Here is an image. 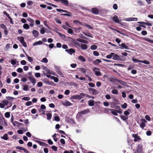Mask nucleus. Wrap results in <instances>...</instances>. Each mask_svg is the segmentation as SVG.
I'll use <instances>...</instances> for the list:
<instances>
[{
	"mask_svg": "<svg viewBox=\"0 0 153 153\" xmlns=\"http://www.w3.org/2000/svg\"><path fill=\"white\" fill-rule=\"evenodd\" d=\"M89 112V109H87L83 111H79L76 115V118H80L83 115L87 114Z\"/></svg>",
	"mask_w": 153,
	"mask_h": 153,
	"instance_id": "f257e3e1",
	"label": "nucleus"
},
{
	"mask_svg": "<svg viewBox=\"0 0 153 153\" xmlns=\"http://www.w3.org/2000/svg\"><path fill=\"white\" fill-rule=\"evenodd\" d=\"M143 149V145L141 144H140L138 145L134 153H142Z\"/></svg>",
	"mask_w": 153,
	"mask_h": 153,
	"instance_id": "f03ea898",
	"label": "nucleus"
},
{
	"mask_svg": "<svg viewBox=\"0 0 153 153\" xmlns=\"http://www.w3.org/2000/svg\"><path fill=\"white\" fill-rule=\"evenodd\" d=\"M113 55L112 59L114 60L118 61H123V56H120L114 53L112 54Z\"/></svg>",
	"mask_w": 153,
	"mask_h": 153,
	"instance_id": "7ed1b4c3",
	"label": "nucleus"
},
{
	"mask_svg": "<svg viewBox=\"0 0 153 153\" xmlns=\"http://www.w3.org/2000/svg\"><path fill=\"white\" fill-rule=\"evenodd\" d=\"M17 39L19 41L24 47L25 48L27 47V45L24 40V38L23 37H18Z\"/></svg>",
	"mask_w": 153,
	"mask_h": 153,
	"instance_id": "20e7f679",
	"label": "nucleus"
},
{
	"mask_svg": "<svg viewBox=\"0 0 153 153\" xmlns=\"http://www.w3.org/2000/svg\"><path fill=\"white\" fill-rule=\"evenodd\" d=\"M140 121L141 122L140 124V126L142 129H143L144 127L146 126V123L147 122V121L144 119H141Z\"/></svg>",
	"mask_w": 153,
	"mask_h": 153,
	"instance_id": "39448f33",
	"label": "nucleus"
},
{
	"mask_svg": "<svg viewBox=\"0 0 153 153\" xmlns=\"http://www.w3.org/2000/svg\"><path fill=\"white\" fill-rule=\"evenodd\" d=\"M58 1L60 2L65 6H68L69 5L68 1L67 0H58Z\"/></svg>",
	"mask_w": 153,
	"mask_h": 153,
	"instance_id": "423d86ee",
	"label": "nucleus"
},
{
	"mask_svg": "<svg viewBox=\"0 0 153 153\" xmlns=\"http://www.w3.org/2000/svg\"><path fill=\"white\" fill-rule=\"evenodd\" d=\"M88 90L89 91H91L93 92L92 94L93 95L97 94L99 93L98 91L95 89L90 88L88 89Z\"/></svg>",
	"mask_w": 153,
	"mask_h": 153,
	"instance_id": "0eeeda50",
	"label": "nucleus"
},
{
	"mask_svg": "<svg viewBox=\"0 0 153 153\" xmlns=\"http://www.w3.org/2000/svg\"><path fill=\"white\" fill-rule=\"evenodd\" d=\"M65 51L70 55H72L73 53H74L75 52V51L72 48H70L69 49H66Z\"/></svg>",
	"mask_w": 153,
	"mask_h": 153,
	"instance_id": "6e6552de",
	"label": "nucleus"
},
{
	"mask_svg": "<svg viewBox=\"0 0 153 153\" xmlns=\"http://www.w3.org/2000/svg\"><path fill=\"white\" fill-rule=\"evenodd\" d=\"M112 19H113V21L115 23H120V21L119 20L118 17L117 16H116V15L114 16L113 17Z\"/></svg>",
	"mask_w": 153,
	"mask_h": 153,
	"instance_id": "1a4fd4ad",
	"label": "nucleus"
},
{
	"mask_svg": "<svg viewBox=\"0 0 153 153\" xmlns=\"http://www.w3.org/2000/svg\"><path fill=\"white\" fill-rule=\"evenodd\" d=\"M28 79L30 80L31 82L33 83V85H34L36 82L35 79L33 76H28Z\"/></svg>",
	"mask_w": 153,
	"mask_h": 153,
	"instance_id": "9d476101",
	"label": "nucleus"
},
{
	"mask_svg": "<svg viewBox=\"0 0 153 153\" xmlns=\"http://www.w3.org/2000/svg\"><path fill=\"white\" fill-rule=\"evenodd\" d=\"M91 11L93 13L96 15L98 14L99 13L98 10L95 7L92 8L91 10Z\"/></svg>",
	"mask_w": 153,
	"mask_h": 153,
	"instance_id": "9b49d317",
	"label": "nucleus"
},
{
	"mask_svg": "<svg viewBox=\"0 0 153 153\" xmlns=\"http://www.w3.org/2000/svg\"><path fill=\"white\" fill-rule=\"evenodd\" d=\"M99 69L98 68H97L96 67H94V68L93 71H94L95 72V74L96 76H100L101 75V72L99 71H96V70H99Z\"/></svg>",
	"mask_w": 153,
	"mask_h": 153,
	"instance_id": "f8f14e48",
	"label": "nucleus"
},
{
	"mask_svg": "<svg viewBox=\"0 0 153 153\" xmlns=\"http://www.w3.org/2000/svg\"><path fill=\"white\" fill-rule=\"evenodd\" d=\"M32 33L34 36L36 38L39 36V33L38 31L36 30H33L32 31Z\"/></svg>",
	"mask_w": 153,
	"mask_h": 153,
	"instance_id": "ddd939ff",
	"label": "nucleus"
},
{
	"mask_svg": "<svg viewBox=\"0 0 153 153\" xmlns=\"http://www.w3.org/2000/svg\"><path fill=\"white\" fill-rule=\"evenodd\" d=\"M94 100H90L88 102V104L90 106H93L94 104Z\"/></svg>",
	"mask_w": 153,
	"mask_h": 153,
	"instance_id": "4468645a",
	"label": "nucleus"
},
{
	"mask_svg": "<svg viewBox=\"0 0 153 153\" xmlns=\"http://www.w3.org/2000/svg\"><path fill=\"white\" fill-rule=\"evenodd\" d=\"M76 40L78 42H82L84 43L88 44V43L87 41L79 38L77 39H76Z\"/></svg>",
	"mask_w": 153,
	"mask_h": 153,
	"instance_id": "2eb2a0df",
	"label": "nucleus"
},
{
	"mask_svg": "<svg viewBox=\"0 0 153 153\" xmlns=\"http://www.w3.org/2000/svg\"><path fill=\"white\" fill-rule=\"evenodd\" d=\"M101 62V61L100 60L97 59L93 62V63L95 65H97Z\"/></svg>",
	"mask_w": 153,
	"mask_h": 153,
	"instance_id": "dca6fc26",
	"label": "nucleus"
},
{
	"mask_svg": "<svg viewBox=\"0 0 153 153\" xmlns=\"http://www.w3.org/2000/svg\"><path fill=\"white\" fill-rule=\"evenodd\" d=\"M63 105L65 106H70L72 105V104L68 101H66Z\"/></svg>",
	"mask_w": 153,
	"mask_h": 153,
	"instance_id": "f3484780",
	"label": "nucleus"
},
{
	"mask_svg": "<svg viewBox=\"0 0 153 153\" xmlns=\"http://www.w3.org/2000/svg\"><path fill=\"white\" fill-rule=\"evenodd\" d=\"M80 48L82 50H86L88 48V46L86 44H81Z\"/></svg>",
	"mask_w": 153,
	"mask_h": 153,
	"instance_id": "a211bd4d",
	"label": "nucleus"
},
{
	"mask_svg": "<svg viewBox=\"0 0 153 153\" xmlns=\"http://www.w3.org/2000/svg\"><path fill=\"white\" fill-rule=\"evenodd\" d=\"M82 33L85 34V36H86L88 37H90L91 38H93L92 35L89 32H82Z\"/></svg>",
	"mask_w": 153,
	"mask_h": 153,
	"instance_id": "6ab92c4d",
	"label": "nucleus"
},
{
	"mask_svg": "<svg viewBox=\"0 0 153 153\" xmlns=\"http://www.w3.org/2000/svg\"><path fill=\"white\" fill-rule=\"evenodd\" d=\"M44 82L50 85H54L53 82H51L48 80L45 81Z\"/></svg>",
	"mask_w": 153,
	"mask_h": 153,
	"instance_id": "aec40b11",
	"label": "nucleus"
},
{
	"mask_svg": "<svg viewBox=\"0 0 153 153\" xmlns=\"http://www.w3.org/2000/svg\"><path fill=\"white\" fill-rule=\"evenodd\" d=\"M71 99H78L79 100L78 95H74L71 96L70 97Z\"/></svg>",
	"mask_w": 153,
	"mask_h": 153,
	"instance_id": "412c9836",
	"label": "nucleus"
},
{
	"mask_svg": "<svg viewBox=\"0 0 153 153\" xmlns=\"http://www.w3.org/2000/svg\"><path fill=\"white\" fill-rule=\"evenodd\" d=\"M127 143L129 147H131L132 148V145L131 144L132 141L131 139H130L129 138H128V139L127 140Z\"/></svg>",
	"mask_w": 153,
	"mask_h": 153,
	"instance_id": "4be33fe9",
	"label": "nucleus"
},
{
	"mask_svg": "<svg viewBox=\"0 0 153 153\" xmlns=\"http://www.w3.org/2000/svg\"><path fill=\"white\" fill-rule=\"evenodd\" d=\"M68 13H67L65 14H60L61 15L66 16L69 17H70L72 16V13L68 11Z\"/></svg>",
	"mask_w": 153,
	"mask_h": 153,
	"instance_id": "5701e85b",
	"label": "nucleus"
},
{
	"mask_svg": "<svg viewBox=\"0 0 153 153\" xmlns=\"http://www.w3.org/2000/svg\"><path fill=\"white\" fill-rule=\"evenodd\" d=\"M42 42L41 41H39L36 42L34 43H33V46H35L38 45H40L42 44Z\"/></svg>",
	"mask_w": 153,
	"mask_h": 153,
	"instance_id": "b1692460",
	"label": "nucleus"
},
{
	"mask_svg": "<svg viewBox=\"0 0 153 153\" xmlns=\"http://www.w3.org/2000/svg\"><path fill=\"white\" fill-rule=\"evenodd\" d=\"M78 59L82 62H85L86 61L85 58L82 56H79Z\"/></svg>",
	"mask_w": 153,
	"mask_h": 153,
	"instance_id": "393cba45",
	"label": "nucleus"
},
{
	"mask_svg": "<svg viewBox=\"0 0 153 153\" xmlns=\"http://www.w3.org/2000/svg\"><path fill=\"white\" fill-rule=\"evenodd\" d=\"M47 115V120H49L51 119V117L52 116V114L51 113H48L46 114Z\"/></svg>",
	"mask_w": 153,
	"mask_h": 153,
	"instance_id": "a878e982",
	"label": "nucleus"
},
{
	"mask_svg": "<svg viewBox=\"0 0 153 153\" xmlns=\"http://www.w3.org/2000/svg\"><path fill=\"white\" fill-rule=\"evenodd\" d=\"M119 45L120 46H121L123 48H125V49H128V46H127L124 43H123L121 45L119 44Z\"/></svg>",
	"mask_w": 153,
	"mask_h": 153,
	"instance_id": "bb28decb",
	"label": "nucleus"
},
{
	"mask_svg": "<svg viewBox=\"0 0 153 153\" xmlns=\"http://www.w3.org/2000/svg\"><path fill=\"white\" fill-rule=\"evenodd\" d=\"M117 81L119 83L123 85H126V83L122 80L118 79L117 80Z\"/></svg>",
	"mask_w": 153,
	"mask_h": 153,
	"instance_id": "cd10ccee",
	"label": "nucleus"
},
{
	"mask_svg": "<svg viewBox=\"0 0 153 153\" xmlns=\"http://www.w3.org/2000/svg\"><path fill=\"white\" fill-rule=\"evenodd\" d=\"M112 111H111V113L115 116H117L118 114L117 112V110L114 109H112Z\"/></svg>",
	"mask_w": 153,
	"mask_h": 153,
	"instance_id": "c85d7f7f",
	"label": "nucleus"
},
{
	"mask_svg": "<svg viewBox=\"0 0 153 153\" xmlns=\"http://www.w3.org/2000/svg\"><path fill=\"white\" fill-rule=\"evenodd\" d=\"M144 39L146 41L153 44V40H151L148 38H145Z\"/></svg>",
	"mask_w": 153,
	"mask_h": 153,
	"instance_id": "c756f323",
	"label": "nucleus"
},
{
	"mask_svg": "<svg viewBox=\"0 0 153 153\" xmlns=\"http://www.w3.org/2000/svg\"><path fill=\"white\" fill-rule=\"evenodd\" d=\"M56 10L58 12H63L65 13H68V11L66 10H64L60 9H56Z\"/></svg>",
	"mask_w": 153,
	"mask_h": 153,
	"instance_id": "7c9ffc66",
	"label": "nucleus"
},
{
	"mask_svg": "<svg viewBox=\"0 0 153 153\" xmlns=\"http://www.w3.org/2000/svg\"><path fill=\"white\" fill-rule=\"evenodd\" d=\"M23 27L24 29L27 30L29 28L30 26L28 24H25L23 25Z\"/></svg>",
	"mask_w": 153,
	"mask_h": 153,
	"instance_id": "2f4dec72",
	"label": "nucleus"
},
{
	"mask_svg": "<svg viewBox=\"0 0 153 153\" xmlns=\"http://www.w3.org/2000/svg\"><path fill=\"white\" fill-rule=\"evenodd\" d=\"M1 138L4 140H7L8 139V135L7 134H4L3 137H1Z\"/></svg>",
	"mask_w": 153,
	"mask_h": 153,
	"instance_id": "473e14b6",
	"label": "nucleus"
},
{
	"mask_svg": "<svg viewBox=\"0 0 153 153\" xmlns=\"http://www.w3.org/2000/svg\"><path fill=\"white\" fill-rule=\"evenodd\" d=\"M120 117L123 120L125 121H126L128 118V117L127 116H121Z\"/></svg>",
	"mask_w": 153,
	"mask_h": 153,
	"instance_id": "72a5a7b5",
	"label": "nucleus"
},
{
	"mask_svg": "<svg viewBox=\"0 0 153 153\" xmlns=\"http://www.w3.org/2000/svg\"><path fill=\"white\" fill-rule=\"evenodd\" d=\"M51 79H53L55 82H57L59 81V79L57 77H55L54 76H51Z\"/></svg>",
	"mask_w": 153,
	"mask_h": 153,
	"instance_id": "f704fd0d",
	"label": "nucleus"
},
{
	"mask_svg": "<svg viewBox=\"0 0 153 153\" xmlns=\"http://www.w3.org/2000/svg\"><path fill=\"white\" fill-rule=\"evenodd\" d=\"M112 110L111 109H109L107 108H104V111L105 113H108L110 111H111Z\"/></svg>",
	"mask_w": 153,
	"mask_h": 153,
	"instance_id": "c9c22d12",
	"label": "nucleus"
},
{
	"mask_svg": "<svg viewBox=\"0 0 153 153\" xmlns=\"http://www.w3.org/2000/svg\"><path fill=\"white\" fill-rule=\"evenodd\" d=\"M5 117L7 118L10 117V112H6L4 114Z\"/></svg>",
	"mask_w": 153,
	"mask_h": 153,
	"instance_id": "e433bc0d",
	"label": "nucleus"
},
{
	"mask_svg": "<svg viewBox=\"0 0 153 153\" xmlns=\"http://www.w3.org/2000/svg\"><path fill=\"white\" fill-rule=\"evenodd\" d=\"M41 62H44L47 63H48V60L47 58H44L42 59V60L41 61Z\"/></svg>",
	"mask_w": 153,
	"mask_h": 153,
	"instance_id": "4c0bfd02",
	"label": "nucleus"
},
{
	"mask_svg": "<svg viewBox=\"0 0 153 153\" xmlns=\"http://www.w3.org/2000/svg\"><path fill=\"white\" fill-rule=\"evenodd\" d=\"M130 109H127V110L125 111L124 112V114L126 116H128L130 114L129 112L128 111H129Z\"/></svg>",
	"mask_w": 153,
	"mask_h": 153,
	"instance_id": "58836bf2",
	"label": "nucleus"
},
{
	"mask_svg": "<svg viewBox=\"0 0 153 153\" xmlns=\"http://www.w3.org/2000/svg\"><path fill=\"white\" fill-rule=\"evenodd\" d=\"M132 60L135 63H137V62H140L141 60H138L136 59H134L133 57L132 59Z\"/></svg>",
	"mask_w": 153,
	"mask_h": 153,
	"instance_id": "ea45409f",
	"label": "nucleus"
},
{
	"mask_svg": "<svg viewBox=\"0 0 153 153\" xmlns=\"http://www.w3.org/2000/svg\"><path fill=\"white\" fill-rule=\"evenodd\" d=\"M113 53H111L110 54H108L106 56V58L108 59H111L113 56V55L112 54Z\"/></svg>",
	"mask_w": 153,
	"mask_h": 153,
	"instance_id": "a19ab883",
	"label": "nucleus"
},
{
	"mask_svg": "<svg viewBox=\"0 0 153 153\" xmlns=\"http://www.w3.org/2000/svg\"><path fill=\"white\" fill-rule=\"evenodd\" d=\"M90 48L92 50H95L97 49V46L96 45H93L91 46Z\"/></svg>",
	"mask_w": 153,
	"mask_h": 153,
	"instance_id": "79ce46f5",
	"label": "nucleus"
},
{
	"mask_svg": "<svg viewBox=\"0 0 153 153\" xmlns=\"http://www.w3.org/2000/svg\"><path fill=\"white\" fill-rule=\"evenodd\" d=\"M40 32L42 34H44L45 32V28L44 27H42L41 28L40 30Z\"/></svg>",
	"mask_w": 153,
	"mask_h": 153,
	"instance_id": "37998d69",
	"label": "nucleus"
},
{
	"mask_svg": "<svg viewBox=\"0 0 153 153\" xmlns=\"http://www.w3.org/2000/svg\"><path fill=\"white\" fill-rule=\"evenodd\" d=\"M137 3L140 5H143L144 4L143 3V1L140 0H139L137 1Z\"/></svg>",
	"mask_w": 153,
	"mask_h": 153,
	"instance_id": "c03bdc74",
	"label": "nucleus"
},
{
	"mask_svg": "<svg viewBox=\"0 0 153 153\" xmlns=\"http://www.w3.org/2000/svg\"><path fill=\"white\" fill-rule=\"evenodd\" d=\"M112 93L113 94H118V91L116 89H113L111 91Z\"/></svg>",
	"mask_w": 153,
	"mask_h": 153,
	"instance_id": "a18cd8bd",
	"label": "nucleus"
},
{
	"mask_svg": "<svg viewBox=\"0 0 153 153\" xmlns=\"http://www.w3.org/2000/svg\"><path fill=\"white\" fill-rule=\"evenodd\" d=\"M2 102L4 105H7L9 103V102L7 100H3Z\"/></svg>",
	"mask_w": 153,
	"mask_h": 153,
	"instance_id": "49530a36",
	"label": "nucleus"
},
{
	"mask_svg": "<svg viewBox=\"0 0 153 153\" xmlns=\"http://www.w3.org/2000/svg\"><path fill=\"white\" fill-rule=\"evenodd\" d=\"M141 140V138L139 136H137L135 138H134V142H137L139 140Z\"/></svg>",
	"mask_w": 153,
	"mask_h": 153,
	"instance_id": "de8ad7c7",
	"label": "nucleus"
},
{
	"mask_svg": "<svg viewBox=\"0 0 153 153\" xmlns=\"http://www.w3.org/2000/svg\"><path fill=\"white\" fill-rule=\"evenodd\" d=\"M68 32L69 33L71 34L73 33V31L72 29L69 28H68Z\"/></svg>",
	"mask_w": 153,
	"mask_h": 153,
	"instance_id": "09e8293b",
	"label": "nucleus"
},
{
	"mask_svg": "<svg viewBox=\"0 0 153 153\" xmlns=\"http://www.w3.org/2000/svg\"><path fill=\"white\" fill-rule=\"evenodd\" d=\"M23 90L25 91H27L29 90L28 87L27 85L23 86Z\"/></svg>",
	"mask_w": 153,
	"mask_h": 153,
	"instance_id": "8fccbe9b",
	"label": "nucleus"
},
{
	"mask_svg": "<svg viewBox=\"0 0 153 153\" xmlns=\"http://www.w3.org/2000/svg\"><path fill=\"white\" fill-rule=\"evenodd\" d=\"M140 62L144 63L147 65H149L150 64V62L147 60H141Z\"/></svg>",
	"mask_w": 153,
	"mask_h": 153,
	"instance_id": "3c124183",
	"label": "nucleus"
},
{
	"mask_svg": "<svg viewBox=\"0 0 153 153\" xmlns=\"http://www.w3.org/2000/svg\"><path fill=\"white\" fill-rule=\"evenodd\" d=\"M54 120L56 121H59L60 120L59 117L58 116H56L54 117Z\"/></svg>",
	"mask_w": 153,
	"mask_h": 153,
	"instance_id": "603ef678",
	"label": "nucleus"
},
{
	"mask_svg": "<svg viewBox=\"0 0 153 153\" xmlns=\"http://www.w3.org/2000/svg\"><path fill=\"white\" fill-rule=\"evenodd\" d=\"M127 105L126 103H124L123 105H122L121 107L123 109H126L127 108Z\"/></svg>",
	"mask_w": 153,
	"mask_h": 153,
	"instance_id": "864d4df0",
	"label": "nucleus"
},
{
	"mask_svg": "<svg viewBox=\"0 0 153 153\" xmlns=\"http://www.w3.org/2000/svg\"><path fill=\"white\" fill-rule=\"evenodd\" d=\"M26 56L28 58V60L30 62H31L33 61V59L32 57L28 56L27 55Z\"/></svg>",
	"mask_w": 153,
	"mask_h": 153,
	"instance_id": "5fc2aeb1",
	"label": "nucleus"
},
{
	"mask_svg": "<svg viewBox=\"0 0 153 153\" xmlns=\"http://www.w3.org/2000/svg\"><path fill=\"white\" fill-rule=\"evenodd\" d=\"M6 98L7 100H11V101L13 100V99H14V97H10V96L6 97Z\"/></svg>",
	"mask_w": 153,
	"mask_h": 153,
	"instance_id": "6e6d98bb",
	"label": "nucleus"
},
{
	"mask_svg": "<svg viewBox=\"0 0 153 153\" xmlns=\"http://www.w3.org/2000/svg\"><path fill=\"white\" fill-rule=\"evenodd\" d=\"M0 27L2 29H4V30L7 29L6 26L4 24L1 25Z\"/></svg>",
	"mask_w": 153,
	"mask_h": 153,
	"instance_id": "4d7b16f0",
	"label": "nucleus"
},
{
	"mask_svg": "<svg viewBox=\"0 0 153 153\" xmlns=\"http://www.w3.org/2000/svg\"><path fill=\"white\" fill-rule=\"evenodd\" d=\"M93 53L94 55L96 56H98L99 55L98 52L97 51H94L93 52Z\"/></svg>",
	"mask_w": 153,
	"mask_h": 153,
	"instance_id": "13d9d810",
	"label": "nucleus"
},
{
	"mask_svg": "<svg viewBox=\"0 0 153 153\" xmlns=\"http://www.w3.org/2000/svg\"><path fill=\"white\" fill-rule=\"evenodd\" d=\"M145 118L147 120L149 121H150L151 120L150 117L148 115H146L145 116Z\"/></svg>",
	"mask_w": 153,
	"mask_h": 153,
	"instance_id": "bf43d9fd",
	"label": "nucleus"
},
{
	"mask_svg": "<svg viewBox=\"0 0 153 153\" xmlns=\"http://www.w3.org/2000/svg\"><path fill=\"white\" fill-rule=\"evenodd\" d=\"M22 99L23 100L25 101H28L30 99V98L28 97H24L22 98Z\"/></svg>",
	"mask_w": 153,
	"mask_h": 153,
	"instance_id": "052dcab7",
	"label": "nucleus"
},
{
	"mask_svg": "<svg viewBox=\"0 0 153 153\" xmlns=\"http://www.w3.org/2000/svg\"><path fill=\"white\" fill-rule=\"evenodd\" d=\"M35 76L37 78L40 77L41 76V74L39 73H36L35 74Z\"/></svg>",
	"mask_w": 153,
	"mask_h": 153,
	"instance_id": "680f3d73",
	"label": "nucleus"
},
{
	"mask_svg": "<svg viewBox=\"0 0 153 153\" xmlns=\"http://www.w3.org/2000/svg\"><path fill=\"white\" fill-rule=\"evenodd\" d=\"M79 100H80L83 97V95L82 93H81L79 94V95H78Z\"/></svg>",
	"mask_w": 153,
	"mask_h": 153,
	"instance_id": "e2e57ef3",
	"label": "nucleus"
},
{
	"mask_svg": "<svg viewBox=\"0 0 153 153\" xmlns=\"http://www.w3.org/2000/svg\"><path fill=\"white\" fill-rule=\"evenodd\" d=\"M23 71L22 69L20 68H18L17 70V72L19 73H22L23 72Z\"/></svg>",
	"mask_w": 153,
	"mask_h": 153,
	"instance_id": "0e129e2a",
	"label": "nucleus"
},
{
	"mask_svg": "<svg viewBox=\"0 0 153 153\" xmlns=\"http://www.w3.org/2000/svg\"><path fill=\"white\" fill-rule=\"evenodd\" d=\"M52 149L54 151H56L57 150V147L55 146H51Z\"/></svg>",
	"mask_w": 153,
	"mask_h": 153,
	"instance_id": "69168bd1",
	"label": "nucleus"
},
{
	"mask_svg": "<svg viewBox=\"0 0 153 153\" xmlns=\"http://www.w3.org/2000/svg\"><path fill=\"white\" fill-rule=\"evenodd\" d=\"M88 85L92 87H94L95 86V84L93 83L90 82L88 84Z\"/></svg>",
	"mask_w": 153,
	"mask_h": 153,
	"instance_id": "338daca9",
	"label": "nucleus"
},
{
	"mask_svg": "<svg viewBox=\"0 0 153 153\" xmlns=\"http://www.w3.org/2000/svg\"><path fill=\"white\" fill-rule=\"evenodd\" d=\"M27 5L30 6L33 4V2L32 1H29L27 2Z\"/></svg>",
	"mask_w": 153,
	"mask_h": 153,
	"instance_id": "774afa93",
	"label": "nucleus"
}]
</instances>
